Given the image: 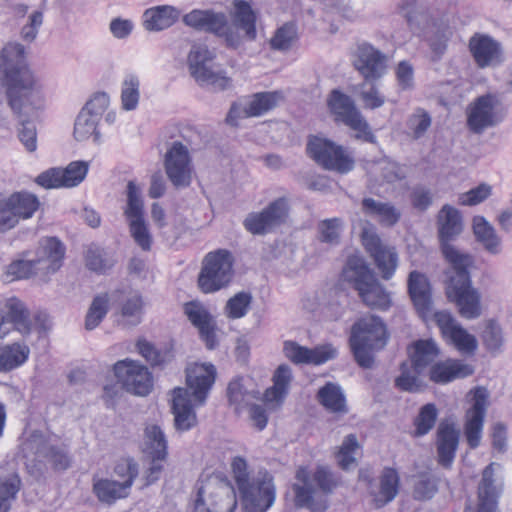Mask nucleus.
Returning <instances> with one entry per match:
<instances>
[{"label":"nucleus","instance_id":"1","mask_svg":"<svg viewBox=\"0 0 512 512\" xmlns=\"http://www.w3.org/2000/svg\"><path fill=\"white\" fill-rule=\"evenodd\" d=\"M462 229L460 212L448 204L444 205L438 213V236L442 253L451 265L446 295L449 301L456 304L463 318L475 319L481 314V296L471 283L469 270L474 260L471 255L459 252L450 243Z\"/></svg>","mask_w":512,"mask_h":512},{"label":"nucleus","instance_id":"2","mask_svg":"<svg viewBox=\"0 0 512 512\" xmlns=\"http://www.w3.org/2000/svg\"><path fill=\"white\" fill-rule=\"evenodd\" d=\"M0 71L7 86L11 109L18 115L27 105L34 108L41 102V93L32 72L25 64V48L20 43L6 44L0 53Z\"/></svg>","mask_w":512,"mask_h":512},{"label":"nucleus","instance_id":"3","mask_svg":"<svg viewBox=\"0 0 512 512\" xmlns=\"http://www.w3.org/2000/svg\"><path fill=\"white\" fill-rule=\"evenodd\" d=\"M216 368L212 364H193L186 369V388L173 390L172 413L174 425L178 431H188L197 423V416L191 402V396L202 405L215 382Z\"/></svg>","mask_w":512,"mask_h":512},{"label":"nucleus","instance_id":"4","mask_svg":"<svg viewBox=\"0 0 512 512\" xmlns=\"http://www.w3.org/2000/svg\"><path fill=\"white\" fill-rule=\"evenodd\" d=\"M232 472L245 512H266L276 499L273 476L267 470L248 472V464L242 457H235L231 463Z\"/></svg>","mask_w":512,"mask_h":512},{"label":"nucleus","instance_id":"5","mask_svg":"<svg viewBox=\"0 0 512 512\" xmlns=\"http://www.w3.org/2000/svg\"><path fill=\"white\" fill-rule=\"evenodd\" d=\"M342 279L358 292L359 297L368 307L382 311L390 308L392 304L390 293L362 258L350 256L347 259L342 271Z\"/></svg>","mask_w":512,"mask_h":512},{"label":"nucleus","instance_id":"6","mask_svg":"<svg viewBox=\"0 0 512 512\" xmlns=\"http://www.w3.org/2000/svg\"><path fill=\"white\" fill-rule=\"evenodd\" d=\"M388 340L386 326L380 317L370 315L353 324L350 346L356 362L362 368H371L374 362L372 352L384 348Z\"/></svg>","mask_w":512,"mask_h":512},{"label":"nucleus","instance_id":"7","mask_svg":"<svg viewBox=\"0 0 512 512\" xmlns=\"http://www.w3.org/2000/svg\"><path fill=\"white\" fill-rule=\"evenodd\" d=\"M296 479L299 483L293 485L295 505L299 508L306 507L311 512H324L327 503L325 500H315V484L324 494L331 493L336 485L332 473L324 467H318L310 478L309 471L300 467L296 472Z\"/></svg>","mask_w":512,"mask_h":512},{"label":"nucleus","instance_id":"8","mask_svg":"<svg viewBox=\"0 0 512 512\" xmlns=\"http://www.w3.org/2000/svg\"><path fill=\"white\" fill-rule=\"evenodd\" d=\"M234 256L227 249L208 252L202 261L198 286L203 293H214L226 288L234 276Z\"/></svg>","mask_w":512,"mask_h":512},{"label":"nucleus","instance_id":"9","mask_svg":"<svg viewBox=\"0 0 512 512\" xmlns=\"http://www.w3.org/2000/svg\"><path fill=\"white\" fill-rule=\"evenodd\" d=\"M214 54L205 45H193L188 55V66L192 77L204 87L215 91L225 90L230 86V78L213 64Z\"/></svg>","mask_w":512,"mask_h":512},{"label":"nucleus","instance_id":"10","mask_svg":"<svg viewBox=\"0 0 512 512\" xmlns=\"http://www.w3.org/2000/svg\"><path fill=\"white\" fill-rule=\"evenodd\" d=\"M327 105L337 121L356 131V138L368 143L376 142V136L350 96L334 89L328 96Z\"/></svg>","mask_w":512,"mask_h":512},{"label":"nucleus","instance_id":"11","mask_svg":"<svg viewBox=\"0 0 512 512\" xmlns=\"http://www.w3.org/2000/svg\"><path fill=\"white\" fill-rule=\"evenodd\" d=\"M126 194L127 205L124 209V215L128 222L130 235L143 251H150L153 237L144 217L141 189L135 181L128 182Z\"/></svg>","mask_w":512,"mask_h":512},{"label":"nucleus","instance_id":"12","mask_svg":"<svg viewBox=\"0 0 512 512\" xmlns=\"http://www.w3.org/2000/svg\"><path fill=\"white\" fill-rule=\"evenodd\" d=\"M307 152L317 164L327 170L346 174L354 168V159L342 146L328 139L311 137L307 143Z\"/></svg>","mask_w":512,"mask_h":512},{"label":"nucleus","instance_id":"13","mask_svg":"<svg viewBox=\"0 0 512 512\" xmlns=\"http://www.w3.org/2000/svg\"><path fill=\"white\" fill-rule=\"evenodd\" d=\"M237 498L233 488L206 482L197 488L194 512H234Z\"/></svg>","mask_w":512,"mask_h":512},{"label":"nucleus","instance_id":"14","mask_svg":"<svg viewBox=\"0 0 512 512\" xmlns=\"http://www.w3.org/2000/svg\"><path fill=\"white\" fill-rule=\"evenodd\" d=\"M289 212L288 201L280 197L272 201L261 212L247 215L243 225L253 235H265L286 221Z\"/></svg>","mask_w":512,"mask_h":512},{"label":"nucleus","instance_id":"15","mask_svg":"<svg viewBox=\"0 0 512 512\" xmlns=\"http://www.w3.org/2000/svg\"><path fill=\"white\" fill-rule=\"evenodd\" d=\"M114 374L122 387L129 393L146 396L152 389V376L148 368L131 359L118 361Z\"/></svg>","mask_w":512,"mask_h":512},{"label":"nucleus","instance_id":"16","mask_svg":"<svg viewBox=\"0 0 512 512\" xmlns=\"http://www.w3.org/2000/svg\"><path fill=\"white\" fill-rule=\"evenodd\" d=\"M472 406L466 411L464 434L468 446L475 449L480 445L484 419L488 407L489 393L485 387L478 386L470 391Z\"/></svg>","mask_w":512,"mask_h":512},{"label":"nucleus","instance_id":"17","mask_svg":"<svg viewBox=\"0 0 512 512\" xmlns=\"http://www.w3.org/2000/svg\"><path fill=\"white\" fill-rule=\"evenodd\" d=\"M164 168L168 179L175 188L182 189L190 186L193 168L189 151L181 142H174L167 150Z\"/></svg>","mask_w":512,"mask_h":512},{"label":"nucleus","instance_id":"18","mask_svg":"<svg viewBox=\"0 0 512 512\" xmlns=\"http://www.w3.org/2000/svg\"><path fill=\"white\" fill-rule=\"evenodd\" d=\"M352 63L366 82L379 80L387 71V56L367 42L357 45Z\"/></svg>","mask_w":512,"mask_h":512},{"label":"nucleus","instance_id":"19","mask_svg":"<svg viewBox=\"0 0 512 512\" xmlns=\"http://www.w3.org/2000/svg\"><path fill=\"white\" fill-rule=\"evenodd\" d=\"M89 163L73 161L66 168L53 167L39 174L36 183L46 189L71 188L78 186L86 177Z\"/></svg>","mask_w":512,"mask_h":512},{"label":"nucleus","instance_id":"20","mask_svg":"<svg viewBox=\"0 0 512 512\" xmlns=\"http://www.w3.org/2000/svg\"><path fill=\"white\" fill-rule=\"evenodd\" d=\"M499 106V99L495 95L486 94L478 97L468 111L469 129L479 134L501 122L503 115L499 112Z\"/></svg>","mask_w":512,"mask_h":512},{"label":"nucleus","instance_id":"21","mask_svg":"<svg viewBox=\"0 0 512 512\" xmlns=\"http://www.w3.org/2000/svg\"><path fill=\"white\" fill-rule=\"evenodd\" d=\"M434 320L443 338L462 354H473L478 346L477 339L468 333L447 311H438Z\"/></svg>","mask_w":512,"mask_h":512},{"label":"nucleus","instance_id":"22","mask_svg":"<svg viewBox=\"0 0 512 512\" xmlns=\"http://www.w3.org/2000/svg\"><path fill=\"white\" fill-rule=\"evenodd\" d=\"M362 244L373 258L382 278L389 280L395 273L398 265V255L395 248L384 245L380 237L372 230L364 229Z\"/></svg>","mask_w":512,"mask_h":512},{"label":"nucleus","instance_id":"23","mask_svg":"<svg viewBox=\"0 0 512 512\" xmlns=\"http://www.w3.org/2000/svg\"><path fill=\"white\" fill-rule=\"evenodd\" d=\"M460 440V429L453 419L441 420L436 430L437 461L444 468L454 462Z\"/></svg>","mask_w":512,"mask_h":512},{"label":"nucleus","instance_id":"24","mask_svg":"<svg viewBox=\"0 0 512 512\" xmlns=\"http://www.w3.org/2000/svg\"><path fill=\"white\" fill-rule=\"evenodd\" d=\"M469 51L479 68L493 67L502 62V45L488 34L472 35L469 39Z\"/></svg>","mask_w":512,"mask_h":512},{"label":"nucleus","instance_id":"25","mask_svg":"<svg viewBox=\"0 0 512 512\" xmlns=\"http://www.w3.org/2000/svg\"><path fill=\"white\" fill-rule=\"evenodd\" d=\"M283 351L285 356L294 364L321 365L336 358L337 349L331 344L307 348L294 341H286Z\"/></svg>","mask_w":512,"mask_h":512},{"label":"nucleus","instance_id":"26","mask_svg":"<svg viewBox=\"0 0 512 512\" xmlns=\"http://www.w3.org/2000/svg\"><path fill=\"white\" fill-rule=\"evenodd\" d=\"M184 312L189 321L198 329L201 339L210 350L217 346L215 320L208 309L201 303L191 301L185 304Z\"/></svg>","mask_w":512,"mask_h":512},{"label":"nucleus","instance_id":"27","mask_svg":"<svg viewBox=\"0 0 512 512\" xmlns=\"http://www.w3.org/2000/svg\"><path fill=\"white\" fill-rule=\"evenodd\" d=\"M183 22L195 30L213 33L218 36L226 35L228 30L226 15L212 10L194 9L183 16Z\"/></svg>","mask_w":512,"mask_h":512},{"label":"nucleus","instance_id":"28","mask_svg":"<svg viewBox=\"0 0 512 512\" xmlns=\"http://www.w3.org/2000/svg\"><path fill=\"white\" fill-rule=\"evenodd\" d=\"M64 255L63 243L56 237H46L39 241L34 259L41 271L50 274L60 269Z\"/></svg>","mask_w":512,"mask_h":512},{"label":"nucleus","instance_id":"29","mask_svg":"<svg viewBox=\"0 0 512 512\" xmlns=\"http://www.w3.org/2000/svg\"><path fill=\"white\" fill-rule=\"evenodd\" d=\"M400 489V476L396 469L384 467L378 481L371 484L370 496L377 508H381L392 502Z\"/></svg>","mask_w":512,"mask_h":512},{"label":"nucleus","instance_id":"30","mask_svg":"<svg viewBox=\"0 0 512 512\" xmlns=\"http://www.w3.org/2000/svg\"><path fill=\"white\" fill-rule=\"evenodd\" d=\"M407 289L416 311L425 315L432 307V288L428 277L417 270L409 273Z\"/></svg>","mask_w":512,"mask_h":512},{"label":"nucleus","instance_id":"31","mask_svg":"<svg viewBox=\"0 0 512 512\" xmlns=\"http://www.w3.org/2000/svg\"><path fill=\"white\" fill-rule=\"evenodd\" d=\"M474 373V367L458 359H447L434 363L429 372L430 380L446 384L455 379L466 378Z\"/></svg>","mask_w":512,"mask_h":512},{"label":"nucleus","instance_id":"32","mask_svg":"<svg viewBox=\"0 0 512 512\" xmlns=\"http://www.w3.org/2000/svg\"><path fill=\"white\" fill-rule=\"evenodd\" d=\"M495 465L490 463L482 472V479L478 486L477 512H498V498L501 491L495 485Z\"/></svg>","mask_w":512,"mask_h":512},{"label":"nucleus","instance_id":"33","mask_svg":"<svg viewBox=\"0 0 512 512\" xmlns=\"http://www.w3.org/2000/svg\"><path fill=\"white\" fill-rule=\"evenodd\" d=\"M180 17V11L171 5L151 7L143 13V26L147 31L158 32L174 25Z\"/></svg>","mask_w":512,"mask_h":512},{"label":"nucleus","instance_id":"34","mask_svg":"<svg viewBox=\"0 0 512 512\" xmlns=\"http://www.w3.org/2000/svg\"><path fill=\"white\" fill-rule=\"evenodd\" d=\"M363 212L376 219L384 227L395 226L402 213L395 205L390 202H382L373 198H364L362 200Z\"/></svg>","mask_w":512,"mask_h":512},{"label":"nucleus","instance_id":"35","mask_svg":"<svg viewBox=\"0 0 512 512\" xmlns=\"http://www.w3.org/2000/svg\"><path fill=\"white\" fill-rule=\"evenodd\" d=\"M2 323H12L16 330L22 334L31 332L29 311L24 303L16 297H11L4 304V314L1 315Z\"/></svg>","mask_w":512,"mask_h":512},{"label":"nucleus","instance_id":"36","mask_svg":"<svg viewBox=\"0 0 512 512\" xmlns=\"http://www.w3.org/2000/svg\"><path fill=\"white\" fill-rule=\"evenodd\" d=\"M318 402L329 412L334 414H346L348 412L346 397L340 385L327 382L316 395Z\"/></svg>","mask_w":512,"mask_h":512},{"label":"nucleus","instance_id":"37","mask_svg":"<svg viewBox=\"0 0 512 512\" xmlns=\"http://www.w3.org/2000/svg\"><path fill=\"white\" fill-rule=\"evenodd\" d=\"M439 353V348L432 339L414 342L410 353L413 369L417 374H421L427 366L434 362Z\"/></svg>","mask_w":512,"mask_h":512},{"label":"nucleus","instance_id":"38","mask_svg":"<svg viewBox=\"0 0 512 512\" xmlns=\"http://www.w3.org/2000/svg\"><path fill=\"white\" fill-rule=\"evenodd\" d=\"M9 199L17 224L20 220L31 218L40 206L37 196L26 191L14 192L9 195Z\"/></svg>","mask_w":512,"mask_h":512},{"label":"nucleus","instance_id":"39","mask_svg":"<svg viewBox=\"0 0 512 512\" xmlns=\"http://www.w3.org/2000/svg\"><path fill=\"white\" fill-rule=\"evenodd\" d=\"M292 378L291 368L286 364L279 365L273 375V386L265 392V400L267 402H282L288 394Z\"/></svg>","mask_w":512,"mask_h":512},{"label":"nucleus","instance_id":"40","mask_svg":"<svg viewBox=\"0 0 512 512\" xmlns=\"http://www.w3.org/2000/svg\"><path fill=\"white\" fill-rule=\"evenodd\" d=\"M473 232L478 242L485 250L492 254H498L501 251V240L497 236L495 229L482 216H475L473 219Z\"/></svg>","mask_w":512,"mask_h":512},{"label":"nucleus","instance_id":"41","mask_svg":"<svg viewBox=\"0 0 512 512\" xmlns=\"http://www.w3.org/2000/svg\"><path fill=\"white\" fill-rule=\"evenodd\" d=\"M30 354V349L25 344L14 343L4 347L0 351V371L9 372L24 364Z\"/></svg>","mask_w":512,"mask_h":512},{"label":"nucleus","instance_id":"42","mask_svg":"<svg viewBox=\"0 0 512 512\" xmlns=\"http://www.w3.org/2000/svg\"><path fill=\"white\" fill-rule=\"evenodd\" d=\"M93 491L99 501L112 504L116 500L125 498L129 494V489L122 485L119 481L100 479L93 485Z\"/></svg>","mask_w":512,"mask_h":512},{"label":"nucleus","instance_id":"43","mask_svg":"<svg viewBox=\"0 0 512 512\" xmlns=\"http://www.w3.org/2000/svg\"><path fill=\"white\" fill-rule=\"evenodd\" d=\"M281 99L282 95L277 91L256 93L246 102L248 106L247 113L252 117L261 116L275 108Z\"/></svg>","mask_w":512,"mask_h":512},{"label":"nucleus","instance_id":"44","mask_svg":"<svg viewBox=\"0 0 512 512\" xmlns=\"http://www.w3.org/2000/svg\"><path fill=\"white\" fill-rule=\"evenodd\" d=\"M99 119L89 115L87 111H80L74 124V137L77 141L93 138L95 143L100 142L101 135L97 130Z\"/></svg>","mask_w":512,"mask_h":512},{"label":"nucleus","instance_id":"45","mask_svg":"<svg viewBox=\"0 0 512 512\" xmlns=\"http://www.w3.org/2000/svg\"><path fill=\"white\" fill-rule=\"evenodd\" d=\"M235 18L234 21L236 25L245 31L247 37L249 39H254L256 37V28L255 22L256 17L254 12L252 11L250 5L243 0H235Z\"/></svg>","mask_w":512,"mask_h":512},{"label":"nucleus","instance_id":"46","mask_svg":"<svg viewBox=\"0 0 512 512\" xmlns=\"http://www.w3.org/2000/svg\"><path fill=\"white\" fill-rule=\"evenodd\" d=\"M438 417V410L433 403L423 405L413 424L415 426L414 435L422 437L427 435L435 426Z\"/></svg>","mask_w":512,"mask_h":512},{"label":"nucleus","instance_id":"47","mask_svg":"<svg viewBox=\"0 0 512 512\" xmlns=\"http://www.w3.org/2000/svg\"><path fill=\"white\" fill-rule=\"evenodd\" d=\"M252 303V295L241 291L229 298L224 307V314L229 319H240L247 315Z\"/></svg>","mask_w":512,"mask_h":512},{"label":"nucleus","instance_id":"48","mask_svg":"<svg viewBox=\"0 0 512 512\" xmlns=\"http://www.w3.org/2000/svg\"><path fill=\"white\" fill-rule=\"evenodd\" d=\"M109 298L107 294H100L93 298L85 318V328L95 329L109 311Z\"/></svg>","mask_w":512,"mask_h":512},{"label":"nucleus","instance_id":"49","mask_svg":"<svg viewBox=\"0 0 512 512\" xmlns=\"http://www.w3.org/2000/svg\"><path fill=\"white\" fill-rule=\"evenodd\" d=\"M297 39V26L293 22H287L279 27L270 39V47L277 51L289 50Z\"/></svg>","mask_w":512,"mask_h":512},{"label":"nucleus","instance_id":"50","mask_svg":"<svg viewBox=\"0 0 512 512\" xmlns=\"http://www.w3.org/2000/svg\"><path fill=\"white\" fill-rule=\"evenodd\" d=\"M145 444L148 454L167 457V439L158 425H149L145 429Z\"/></svg>","mask_w":512,"mask_h":512},{"label":"nucleus","instance_id":"51","mask_svg":"<svg viewBox=\"0 0 512 512\" xmlns=\"http://www.w3.org/2000/svg\"><path fill=\"white\" fill-rule=\"evenodd\" d=\"M140 81L134 74L125 77L121 91V102L124 110L136 109L140 98Z\"/></svg>","mask_w":512,"mask_h":512},{"label":"nucleus","instance_id":"52","mask_svg":"<svg viewBox=\"0 0 512 512\" xmlns=\"http://www.w3.org/2000/svg\"><path fill=\"white\" fill-rule=\"evenodd\" d=\"M21 480L14 474L0 479V512H8L20 490Z\"/></svg>","mask_w":512,"mask_h":512},{"label":"nucleus","instance_id":"53","mask_svg":"<svg viewBox=\"0 0 512 512\" xmlns=\"http://www.w3.org/2000/svg\"><path fill=\"white\" fill-rule=\"evenodd\" d=\"M360 449L358 439L355 434L347 435L339 447L336 454L338 465L343 470H348L356 463L355 453Z\"/></svg>","mask_w":512,"mask_h":512},{"label":"nucleus","instance_id":"54","mask_svg":"<svg viewBox=\"0 0 512 512\" xmlns=\"http://www.w3.org/2000/svg\"><path fill=\"white\" fill-rule=\"evenodd\" d=\"M432 123L431 116L422 108H417L406 122L408 134L415 140L422 138Z\"/></svg>","mask_w":512,"mask_h":512},{"label":"nucleus","instance_id":"55","mask_svg":"<svg viewBox=\"0 0 512 512\" xmlns=\"http://www.w3.org/2000/svg\"><path fill=\"white\" fill-rule=\"evenodd\" d=\"M342 230L343 221L337 217L325 219L318 224L319 239L323 243L338 244Z\"/></svg>","mask_w":512,"mask_h":512},{"label":"nucleus","instance_id":"56","mask_svg":"<svg viewBox=\"0 0 512 512\" xmlns=\"http://www.w3.org/2000/svg\"><path fill=\"white\" fill-rule=\"evenodd\" d=\"M227 393L230 403L236 406L237 411H240L246 406H249L251 401L257 398L258 394V392L247 391L240 380H234L230 382L228 385Z\"/></svg>","mask_w":512,"mask_h":512},{"label":"nucleus","instance_id":"57","mask_svg":"<svg viewBox=\"0 0 512 512\" xmlns=\"http://www.w3.org/2000/svg\"><path fill=\"white\" fill-rule=\"evenodd\" d=\"M41 271L36 264L35 259H18L13 261L7 267V277H11L10 280H20L31 277Z\"/></svg>","mask_w":512,"mask_h":512},{"label":"nucleus","instance_id":"58","mask_svg":"<svg viewBox=\"0 0 512 512\" xmlns=\"http://www.w3.org/2000/svg\"><path fill=\"white\" fill-rule=\"evenodd\" d=\"M143 313V300L140 294H130L121 307V315L127 319L128 324L137 325L141 322Z\"/></svg>","mask_w":512,"mask_h":512},{"label":"nucleus","instance_id":"59","mask_svg":"<svg viewBox=\"0 0 512 512\" xmlns=\"http://www.w3.org/2000/svg\"><path fill=\"white\" fill-rule=\"evenodd\" d=\"M358 87L359 95L365 108L377 109L384 105L385 97L379 92L373 82H366L364 80Z\"/></svg>","mask_w":512,"mask_h":512},{"label":"nucleus","instance_id":"60","mask_svg":"<svg viewBox=\"0 0 512 512\" xmlns=\"http://www.w3.org/2000/svg\"><path fill=\"white\" fill-rule=\"evenodd\" d=\"M114 472L120 479L119 482L130 490L139 474V467L133 459H125L116 464Z\"/></svg>","mask_w":512,"mask_h":512},{"label":"nucleus","instance_id":"61","mask_svg":"<svg viewBox=\"0 0 512 512\" xmlns=\"http://www.w3.org/2000/svg\"><path fill=\"white\" fill-rule=\"evenodd\" d=\"M419 374L414 370L411 372L407 364L401 365V373L395 379V387L405 392H418L421 390V381Z\"/></svg>","mask_w":512,"mask_h":512},{"label":"nucleus","instance_id":"62","mask_svg":"<svg viewBox=\"0 0 512 512\" xmlns=\"http://www.w3.org/2000/svg\"><path fill=\"white\" fill-rule=\"evenodd\" d=\"M51 446L42 432L36 430L23 443V451L37 457H46Z\"/></svg>","mask_w":512,"mask_h":512},{"label":"nucleus","instance_id":"63","mask_svg":"<svg viewBox=\"0 0 512 512\" xmlns=\"http://www.w3.org/2000/svg\"><path fill=\"white\" fill-rule=\"evenodd\" d=\"M482 339L486 349L490 352H497L502 347V330L494 320H490L486 324V327L483 330Z\"/></svg>","mask_w":512,"mask_h":512},{"label":"nucleus","instance_id":"64","mask_svg":"<svg viewBox=\"0 0 512 512\" xmlns=\"http://www.w3.org/2000/svg\"><path fill=\"white\" fill-rule=\"evenodd\" d=\"M18 138L28 152L37 149V131L35 124L30 120H21L18 129Z\"/></svg>","mask_w":512,"mask_h":512}]
</instances>
